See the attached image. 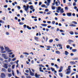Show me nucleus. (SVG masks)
Masks as SVG:
<instances>
[{"mask_svg": "<svg viewBox=\"0 0 78 78\" xmlns=\"http://www.w3.org/2000/svg\"><path fill=\"white\" fill-rule=\"evenodd\" d=\"M74 42V41L72 40H69L68 41V42L69 45H70V44H71V43H72V42Z\"/></svg>", "mask_w": 78, "mask_h": 78, "instance_id": "39448f33", "label": "nucleus"}, {"mask_svg": "<svg viewBox=\"0 0 78 78\" xmlns=\"http://www.w3.org/2000/svg\"><path fill=\"white\" fill-rule=\"evenodd\" d=\"M45 11L46 12H48V9H47L45 10Z\"/></svg>", "mask_w": 78, "mask_h": 78, "instance_id": "052dcab7", "label": "nucleus"}, {"mask_svg": "<svg viewBox=\"0 0 78 78\" xmlns=\"http://www.w3.org/2000/svg\"><path fill=\"white\" fill-rule=\"evenodd\" d=\"M1 49L2 50V51H3V50H4V48H3V47H1Z\"/></svg>", "mask_w": 78, "mask_h": 78, "instance_id": "8fccbe9b", "label": "nucleus"}, {"mask_svg": "<svg viewBox=\"0 0 78 78\" xmlns=\"http://www.w3.org/2000/svg\"><path fill=\"white\" fill-rule=\"evenodd\" d=\"M70 46L69 45H67L66 46V48H67V49H69V48H70Z\"/></svg>", "mask_w": 78, "mask_h": 78, "instance_id": "4c0bfd02", "label": "nucleus"}, {"mask_svg": "<svg viewBox=\"0 0 78 78\" xmlns=\"http://www.w3.org/2000/svg\"><path fill=\"white\" fill-rule=\"evenodd\" d=\"M12 76V75L11 74H9L8 75V76H9V77H11Z\"/></svg>", "mask_w": 78, "mask_h": 78, "instance_id": "864d4df0", "label": "nucleus"}, {"mask_svg": "<svg viewBox=\"0 0 78 78\" xmlns=\"http://www.w3.org/2000/svg\"><path fill=\"white\" fill-rule=\"evenodd\" d=\"M73 6H76V3L74 2L73 4Z\"/></svg>", "mask_w": 78, "mask_h": 78, "instance_id": "338daca9", "label": "nucleus"}, {"mask_svg": "<svg viewBox=\"0 0 78 78\" xmlns=\"http://www.w3.org/2000/svg\"><path fill=\"white\" fill-rule=\"evenodd\" d=\"M67 15L68 17H71L72 16V13L68 12L67 13Z\"/></svg>", "mask_w": 78, "mask_h": 78, "instance_id": "423d86ee", "label": "nucleus"}, {"mask_svg": "<svg viewBox=\"0 0 78 78\" xmlns=\"http://www.w3.org/2000/svg\"><path fill=\"white\" fill-rule=\"evenodd\" d=\"M34 39H35V40L36 41L39 42V40H38V37H34Z\"/></svg>", "mask_w": 78, "mask_h": 78, "instance_id": "dca6fc26", "label": "nucleus"}, {"mask_svg": "<svg viewBox=\"0 0 78 78\" xmlns=\"http://www.w3.org/2000/svg\"><path fill=\"white\" fill-rule=\"evenodd\" d=\"M14 67H15V65H13L12 66V68L13 69H14Z\"/></svg>", "mask_w": 78, "mask_h": 78, "instance_id": "a18cd8bd", "label": "nucleus"}, {"mask_svg": "<svg viewBox=\"0 0 78 78\" xmlns=\"http://www.w3.org/2000/svg\"><path fill=\"white\" fill-rule=\"evenodd\" d=\"M42 8H44V7H45V5H41Z\"/></svg>", "mask_w": 78, "mask_h": 78, "instance_id": "49530a36", "label": "nucleus"}, {"mask_svg": "<svg viewBox=\"0 0 78 78\" xmlns=\"http://www.w3.org/2000/svg\"><path fill=\"white\" fill-rule=\"evenodd\" d=\"M65 55H68L69 54V52H68L67 51H65Z\"/></svg>", "mask_w": 78, "mask_h": 78, "instance_id": "5701e85b", "label": "nucleus"}, {"mask_svg": "<svg viewBox=\"0 0 78 78\" xmlns=\"http://www.w3.org/2000/svg\"><path fill=\"white\" fill-rule=\"evenodd\" d=\"M39 66L40 67H45V66H43L42 64L39 65Z\"/></svg>", "mask_w": 78, "mask_h": 78, "instance_id": "2f4dec72", "label": "nucleus"}, {"mask_svg": "<svg viewBox=\"0 0 78 78\" xmlns=\"http://www.w3.org/2000/svg\"><path fill=\"white\" fill-rule=\"evenodd\" d=\"M69 26L70 27H76V25H75V24H71L69 25Z\"/></svg>", "mask_w": 78, "mask_h": 78, "instance_id": "f3484780", "label": "nucleus"}, {"mask_svg": "<svg viewBox=\"0 0 78 78\" xmlns=\"http://www.w3.org/2000/svg\"><path fill=\"white\" fill-rule=\"evenodd\" d=\"M51 70L52 72H54L55 70V69L53 68H51Z\"/></svg>", "mask_w": 78, "mask_h": 78, "instance_id": "c9c22d12", "label": "nucleus"}, {"mask_svg": "<svg viewBox=\"0 0 78 78\" xmlns=\"http://www.w3.org/2000/svg\"><path fill=\"white\" fill-rule=\"evenodd\" d=\"M72 23H73L74 24H75V25H77V23L75 21H73L72 22Z\"/></svg>", "mask_w": 78, "mask_h": 78, "instance_id": "aec40b11", "label": "nucleus"}, {"mask_svg": "<svg viewBox=\"0 0 78 78\" xmlns=\"http://www.w3.org/2000/svg\"><path fill=\"white\" fill-rule=\"evenodd\" d=\"M2 56L3 57H4L5 59H8V57H7V56H6V55L5 54H2Z\"/></svg>", "mask_w": 78, "mask_h": 78, "instance_id": "f03ea898", "label": "nucleus"}, {"mask_svg": "<svg viewBox=\"0 0 78 78\" xmlns=\"http://www.w3.org/2000/svg\"><path fill=\"white\" fill-rule=\"evenodd\" d=\"M2 70L3 72H6V69H5L4 68H2Z\"/></svg>", "mask_w": 78, "mask_h": 78, "instance_id": "f704fd0d", "label": "nucleus"}, {"mask_svg": "<svg viewBox=\"0 0 78 78\" xmlns=\"http://www.w3.org/2000/svg\"><path fill=\"white\" fill-rule=\"evenodd\" d=\"M5 50L8 51V53H9V52H11V50H10L8 48V47H6L5 46Z\"/></svg>", "mask_w": 78, "mask_h": 78, "instance_id": "f257e3e1", "label": "nucleus"}, {"mask_svg": "<svg viewBox=\"0 0 78 78\" xmlns=\"http://www.w3.org/2000/svg\"><path fill=\"white\" fill-rule=\"evenodd\" d=\"M55 40L56 41H59V39L58 38H55Z\"/></svg>", "mask_w": 78, "mask_h": 78, "instance_id": "5fc2aeb1", "label": "nucleus"}, {"mask_svg": "<svg viewBox=\"0 0 78 78\" xmlns=\"http://www.w3.org/2000/svg\"><path fill=\"white\" fill-rule=\"evenodd\" d=\"M72 16H73V17H75V13H73Z\"/></svg>", "mask_w": 78, "mask_h": 78, "instance_id": "680f3d73", "label": "nucleus"}, {"mask_svg": "<svg viewBox=\"0 0 78 78\" xmlns=\"http://www.w3.org/2000/svg\"><path fill=\"white\" fill-rule=\"evenodd\" d=\"M6 53V51H1V53Z\"/></svg>", "mask_w": 78, "mask_h": 78, "instance_id": "de8ad7c7", "label": "nucleus"}, {"mask_svg": "<svg viewBox=\"0 0 78 78\" xmlns=\"http://www.w3.org/2000/svg\"><path fill=\"white\" fill-rule=\"evenodd\" d=\"M16 59V58H15L12 59V61H15Z\"/></svg>", "mask_w": 78, "mask_h": 78, "instance_id": "603ef678", "label": "nucleus"}, {"mask_svg": "<svg viewBox=\"0 0 78 78\" xmlns=\"http://www.w3.org/2000/svg\"><path fill=\"white\" fill-rule=\"evenodd\" d=\"M55 4L56 6H59V5H58V3L57 2H56Z\"/></svg>", "mask_w": 78, "mask_h": 78, "instance_id": "473e14b6", "label": "nucleus"}, {"mask_svg": "<svg viewBox=\"0 0 78 78\" xmlns=\"http://www.w3.org/2000/svg\"><path fill=\"white\" fill-rule=\"evenodd\" d=\"M41 25L43 27H47V25L46 24H41Z\"/></svg>", "mask_w": 78, "mask_h": 78, "instance_id": "a211bd4d", "label": "nucleus"}, {"mask_svg": "<svg viewBox=\"0 0 78 78\" xmlns=\"http://www.w3.org/2000/svg\"><path fill=\"white\" fill-rule=\"evenodd\" d=\"M19 24V25H23V24H24V23L23 22H20Z\"/></svg>", "mask_w": 78, "mask_h": 78, "instance_id": "72a5a7b5", "label": "nucleus"}, {"mask_svg": "<svg viewBox=\"0 0 78 78\" xmlns=\"http://www.w3.org/2000/svg\"><path fill=\"white\" fill-rule=\"evenodd\" d=\"M29 70L30 73V75H31V76H34V73H33V72H31V69H30V68H29Z\"/></svg>", "mask_w": 78, "mask_h": 78, "instance_id": "7ed1b4c3", "label": "nucleus"}, {"mask_svg": "<svg viewBox=\"0 0 78 78\" xmlns=\"http://www.w3.org/2000/svg\"><path fill=\"white\" fill-rule=\"evenodd\" d=\"M71 66H68V69H66V70L67 71H71Z\"/></svg>", "mask_w": 78, "mask_h": 78, "instance_id": "0eeeda50", "label": "nucleus"}, {"mask_svg": "<svg viewBox=\"0 0 78 78\" xmlns=\"http://www.w3.org/2000/svg\"><path fill=\"white\" fill-rule=\"evenodd\" d=\"M67 71L66 73V74H67V75H70V73H71V71Z\"/></svg>", "mask_w": 78, "mask_h": 78, "instance_id": "9b49d317", "label": "nucleus"}, {"mask_svg": "<svg viewBox=\"0 0 78 78\" xmlns=\"http://www.w3.org/2000/svg\"><path fill=\"white\" fill-rule=\"evenodd\" d=\"M60 69L61 70H62L63 69V67H62V66H60Z\"/></svg>", "mask_w": 78, "mask_h": 78, "instance_id": "09e8293b", "label": "nucleus"}, {"mask_svg": "<svg viewBox=\"0 0 78 78\" xmlns=\"http://www.w3.org/2000/svg\"><path fill=\"white\" fill-rule=\"evenodd\" d=\"M55 66L56 67V68H57V69H58V66L57 64H55Z\"/></svg>", "mask_w": 78, "mask_h": 78, "instance_id": "ea45409f", "label": "nucleus"}, {"mask_svg": "<svg viewBox=\"0 0 78 78\" xmlns=\"http://www.w3.org/2000/svg\"><path fill=\"white\" fill-rule=\"evenodd\" d=\"M16 72L17 73V74H18V75H19V70H17L16 71Z\"/></svg>", "mask_w": 78, "mask_h": 78, "instance_id": "3c124183", "label": "nucleus"}, {"mask_svg": "<svg viewBox=\"0 0 78 78\" xmlns=\"http://www.w3.org/2000/svg\"><path fill=\"white\" fill-rule=\"evenodd\" d=\"M23 54L24 55H29V54L27 52H23Z\"/></svg>", "mask_w": 78, "mask_h": 78, "instance_id": "b1692460", "label": "nucleus"}, {"mask_svg": "<svg viewBox=\"0 0 78 78\" xmlns=\"http://www.w3.org/2000/svg\"><path fill=\"white\" fill-rule=\"evenodd\" d=\"M58 45L59 47H62V45H61V44H58Z\"/></svg>", "mask_w": 78, "mask_h": 78, "instance_id": "c03bdc74", "label": "nucleus"}, {"mask_svg": "<svg viewBox=\"0 0 78 78\" xmlns=\"http://www.w3.org/2000/svg\"><path fill=\"white\" fill-rule=\"evenodd\" d=\"M51 24L52 25H55V21H52V22L51 23Z\"/></svg>", "mask_w": 78, "mask_h": 78, "instance_id": "e433bc0d", "label": "nucleus"}, {"mask_svg": "<svg viewBox=\"0 0 78 78\" xmlns=\"http://www.w3.org/2000/svg\"><path fill=\"white\" fill-rule=\"evenodd\" d=\"M51 27V26H48V28H50Z\"/></svg>", "mask_w": 78, "mask_h": 78, "instance_id": "69168bd1", "label": "nucleus"}, {"mask_svg": "<svg viewBox=\"0 0 78 78\" xmlns=\"http://www.w3.org/2000/svg\"><path fill=\"white\" fill-rule=\"evenodd\" d=\"M42 5V2H39V6H40V5Z\"/></svg>", "mask_w": 78, "mask_h": 78, "instance_id": "6e6d98bb", "label": "nucleus"}, {"mask_svg": "<svg viewBox=\"0 0 78 78\" xmlns=\"http://www.w3.org/2000/svg\"><path fill=\"white\" fill-rule=\"evenodd\" d=\"M40 47H41V48H44V46L42 45H40Z\"/></svg>", "mask_w": 78, "mask_h": 78, "instance_id": "774afa93", "label": "nucleus"}, {"mask_svg": "<svg viewBox=\"0 0 78 78\" xmlns=\"http://www.w3.org/2000/svg\"><path fill=\"white\" fill-rule=\"evenodd\" d=\"M50 3L49 2H48L46 4V5L47 6H49V5H50Z\"/></svg>", "mask_w": 78, "mask_h": 78, "instance_id": "13d9d810", "label": "nucleus"}, {"mask_svg": "<svg viewBox=\"0 0 78 78\" xmlns=\"http://www.w3.org/2000/svg\"><path fill=\"white\" fill-rule=\"evenodd\" d=\"M26 73H29V70H26Z\"/></svg>", "mask_w": 78, "mask_h": 78, "instance_id": "0e129e2a", "label": "nucleus"}, {"mask_svg": "<svg viewBox=\"0 0 78 78\" xmlns=\"http://www.w3.org/2000/svg\"><path fill=\"white\" fill-rule=\"evenodd\" d=\"M60 12H61L62 13H64V11L63 9H61L60 10Z\"/></svg>", "mask_w": 78, "mask_h": 78, "instance_id": "4468645a", "label": "nucleus"}, {"mask_svg": "<svg viewBox=\"0 0 78 78\" xmlns=\"http://www.w3.org/2000/svg\"><path fill=\"white\" fill-rule=\"evenodd\" d=\"M74 55V54L73 53H71L70 54V55L71 56H73Z\"/></svg>", "mask_w": 78, "mask_h": 78, "instance_id": "e2e57ef3", "label": "nucleus"}, {"mask_svg": "<svg viewBox=\"0 0 78 78\" xmlns=\"http://www.w3.org/2000/svg\"><path fill=\"white\" fill-rule=\"evenodd\" d=\"M60 31L61 33H64L65 32V31H63V30H60Z\"/></svg>", "mask_w": 78, "mask_h": 78, "instance_id": "58836bf2", "label": "nucleus"}, {"mask_svg": "<svg viewBox=\"0 0 78 78\" xmlns=\"http://www.w3.org/2000/svg\"><path fill=\"white\" fill-rule=\"evenodd\" d=\"M61 9V7H58L57 8V10L58 11H60Z\"/></svg>", "mask_w": 78, "mask_h": 78, "instance_id": "c85d7f7f", "label": "nucleus"}, {"mask_svg": "<svg viewBox=\"0 0 78 78\" xmlns=\"http://www.w3.org/2000/svg\"><path fill=\"white\" fill-rule=\"evenodd\" d=\"M59 76H61V77H62L63 76V75L62 74V73H59Z\"/></svg>", "mask_w": 78, "mask_h": 78, "instance_id": "bb28decb", "label": "nucleus"}, {"mask_svg": "<svg viewBox=\"0 0 78 78\" xmlns=\"http://www.w3.org/2000/svg\"><path fill=\"white\" fill-rule=\"evenodd\" d=\"M23 27L24 28H26L27 26V25H26V24H24L23 25Z\"/></svg>", "mask_w": 78, "mask_h": 78, "instance_id": "79ce46f5", "label": "nucleus"}, {"mask_svg": "<svg viewBox=\"0 0 78 78\" xmlns=\"http://www.w3.org/2000/svg\"><path fill=\"white\" fill-rule=\"evenodd\" d=\"M77 7L76 6H75L74 7V9H76V11L77 12H78V9H77Z\"/></svg>", "mask_w": 78, "mask_h": 78, "instance_id": "a878e982", "label": "nucleus"}, {"mask_svg": "<svg viewBox=\"0 0 78 78\" xmlns=\"http://www.w3.org/2000/svg\"><path fill=\"white\" fill-rule=\"evenodd\" d=\"M74 34H75L76 35H78V33H77V32L75 31V32H74Z\"/></svg>", "mask_w": 78, "mask_h": 78, "instance_id": "a19ab883", "label": "nucleus"}, {"mask_svg": "<svg viewBox=\"0 0 78 78\" xmlns=\"http://www.w3.org/2000/svg\"><path fill=\"white\" fill-rule=\"evenodd\" d=\"M35 76L36 78H39L40 76V75L39 74L38 75L37 73L35 74Z\"/></svg>", "mask_w": 78, "mask_h": 78, "instance_id": "6e6552de", "label": "nucleus"}, {"mask_svg": "<svg viewBox=\"0 0 78 78\" xmlns=\"http://www.w3.org/2000/svg\"><path fill=\"white\" fill-rule=\"evenodd\" d=\"M17 8H18V9H21V8L20 7V6H18Z\"/></svg>", "mask_w": 78, "mask_h": 78, "instance_id": "4d7b16f0", "label": "nucleus"}, {"mask_svg": "<svg viewBox=\"0 0 78 78\" xmlns=\"http://www.w3.org/2000/svg\"><path fill=\"white\" fill-rule=\"evenodd\" d=\"M27 29H28L29 30H31V27H29V26H27Z\"/></svg>", "mask_w": 78, "mask_h": 78, "instance_id": "4be33fe9", "label": "nucleus"}, {"mask_svg": "<svg viewBox=\"0 0 78 78\" xmlns=\"http://www.w3.org/2000/svg\"><path fill=\"white\" fill-rule=\"evenodd\" d=\"M65 9H66V10H68L69 9H68V7H65Z\"/></svg>", "mask_w": 78, "mask_h": 78, "instance_id": "37998d69", "label": "nucleus"}, {"mask_svg": "<svg viewBox=\"0 0 78 78\" xmlns=\"http://www.w3.org/2000/svg\"><path fill=\"white\" fill-rule=\"evenodd\" d=\"M53 39L50 40L49 41V43H51V42H53Z\"/></svg>", "mask_w": 78, "mask_h": 78, "instance_id": "7c9ffc66", "label": "nucleus"}, {"mask_svg": "<svg viewBox=\"0 0 78 78\" xmlns=\"http://www.w3.org/2000/svg\"><path fill=\"white\" fill-rule=\"evenodd\" d=\"M69 33L71 34V35H73L74 34V32L72 31H69Z\"/></svg>", "mask_w": 78, "mask_h": 78, "instance_id": "ddd939ff", "label": "nucleus"}, {"mask_svg": "<svg viewBox=\"0 0 78 78\" xmlns=\"http://www.w3.org/2000/svg\"><path fill=\"white\" fill-rule=\"evenodd\" d=\"M1 78H5V74L4 73H1Z\"/></svg>", "mask_w": 78, "mask_h": 78, "instance_id": "20e7f679", "label": "nucleus"}, {"mask_svg": "<svg viewBox=\"0 0 78 78\" xmlns=\"http://www.w3.org/2000/svg\"><path fill=\"white\" fill-rule=\"evenodd\" d=\"M77 51V50L76 49H72V51L73 52H76Z\"/></svg>", "mask_w": 78, "mask_h": 78, "instance_id": "412c9836", "label": "nucleus"}, {"mask_svg": "<svg viewBox=\"0 0 78 78\" xmlns=\"http://www.w3.org/2000/svg\"><path fill=\"white\" fill-rule=\"evenodd\" d=\"M51 8L53 10H55L56 9V7L52 6Z\"/></svg>", "mask_w": 78, "mask_h": 78, "instance_id": "393cba45", "label": "nucleus"}, {"mask_svg": "<svg viewBox=\"0 0 78 78\" xmlns=\"http://www.w3.org/2000/svg\"><path fill=\"white\" fill-rule=\"evenodd\" d=\"M0 23H4L5 21H4L2 20H0Z\"/></svg>", "mask_w": 78, "mask_h": 78, "instance_id": "c756f323", "label": "nucleus"}, {"mask_svg": "<svg viewBox=\"0 0 78 78\" xmlns=\"http://www.w3.org/2000/svg\"><path fill=\"white\" fill-rule=\"evenodd\" d=\"M55 53H56L58 54V55H59L61 54L60 51H55Z\"/></svg>", "mask_w": 78, "mask_h": 78, "instance_id": "2eb2a0df", "label": "nucleus"}, {"mask_svg": "<svg viewBox=\"0 0 78 78\" xmlns=\"http://www.w3.org/2000/svg\"><path fill=\"white\" fill-rule=\"evenodd\" d=\"M48 3H51V0H48Z\"/></svg>", "mask_w": 78, "mask_h": 78, "instance_id": "bf43d9fd", "label": "nucleus"}, {"mask_svg": "<svg viewBox=\"0 0 78 78\" xmlns=\"http://www.w3.org/2000/svg\"><path fill=\"white\" fill-rule=\"evenodd\" d=\"M8 72H9V73H10L11 72V69H10V68H9L8 70Z\"/></svg>", "mask_w": 78, "mask_h": 78, "instance_id": "cd10ccee", "label": "nucleus"}, {"mask_svg": "<svg viewBox=\"0 0 78 78\" xmlns=\"http://www.w3.org/2000/svg\"><path fill=\"white\" fill-rule=\"evenodd\" d=\"M70 64H72V65H75L76 64V63L74 61H70Z\"/></svg>", "mask_w": 78, "mask_h": 78, "instance_id": "1a4fd4ad", "label": "nucleus"}, {"mask_svg": "<svg viewBox=\"0 0 78 78\" xmlns=\"http://www.w3.org/2000/svg\"><path fill=\"white\" fill-rule=\"evenodd\" d=\"M28 9H29V6H27L25 9V10L26 11V12H27L28 10Z\"/></svg>", "mask_w": 78, "mask_h": 78, "instance_id": "f8f14e48", "label": "nucleus"}, {"mask_svg": "<svg viewBox=\"0 0 78 78\" xmlns=\"http://www.w3.org/2000/svg\"><path fill=\"white\" fill-rule=\"evenodd\" d=\"M8 64H4V67L5 68V69H8Z\"/></svg>", "mask_w": 78, "mask_h": 78, "instance_id": "9d476101", "label": "nucleus"}, {"mask_svg": "<svg viewBox=\"0 0 78 78\" xmlns=\"http://www.w3.org/2000/svg\"><path fill=\"white\" fill-rule=\"evenodd\" d=\"M30 8L31 10H32V9H34V7H33V6L31 5L30 6Z\"/></svg>", "mask_w": 78, "mask_h": 78, "instance_id": "6ab92c4d", "label": "nucleus"}]
</instances>
